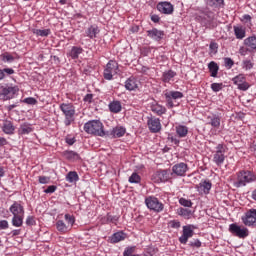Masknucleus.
<instances>
[{"mask_svg": "<svg viewBox=\"0 0 256 256\" xmlns=\"http://www.w3.org/2000/svg\"><path fill=\"white\" fill-rule=\"evenodd\" d=\"M81 53H83V48L73 46L69 53V56L71 57V59H79V55H81Z\"/></svg>", "mask_w": 256, "mask_h": 256, "instance_id": "26", "label": "nucleus"}, {"mask_svg": "<svg viewBox=\"0 0 256 256\" xmlns=\"http://www.w3.org/2000/svg\"><path fill=\"white\" fill-rule=\"evenodd\" d=\"M147 125L151 133H159L161 131V120L159 118H148Z\"/></svg>", "mask_w": 256, "mask_h": 256, "instance_id": "13", "label": "nucleus"}, {"mask_svg": "<svg viewBox=\"0 0 256 256\" xmlns=\"http://www.w3.org/2000/svg\"><path fill=\"white\" fill-rule=\"evenodd\" d=\"M2 131L6 135H13V133H15V126L13 125V122L9 120L4 121Z\"/></svg>", "mask_w": 256, "mask_h": 256, "instance_id": "18", "label": "nucleus"}, {"mask_svg": "<svg viewBox=\"0 0 256 256\" xmlns=\"http://www.w3.org/2000/svg\"><path fill=\"white\" fill-rule=\"evenodd\" d=\"M244 45L250 53H256V37L250 36L244 40Z\"/></svg>", "mask_w": 256, "mask_h": 256, "instance_id": "17", "label": "nucleus"}, {"mask_svg": "<svg viewBox=\"0 0 256 256\" xmlns=\"http://www.w3.org/2000/svg\"><path fill=\"white\" fill-rule=\"evenodd\" d=\"M23 103H26L27 105H37V99L28 97L23 100Z\"/></svg>", "mask_w": 256, "mask_h": 256, "instance_id": "50", "label": "nucleus"}, {"mask_svg": "<svg viewBox=\"0 0 256 256\" xmlns=\"http://www.w3.org/2000/svg\"><path fill=\"white\" fill-rule=\"evenodd\" d=\"M188 169L187 164L183 162L175 164L172 167L171 176L173 177V175H176L177 177H185V173H187Z\"/></svg>", "mask_w": 256, "mask_h": 256, "instance_id": "11", "label": "nucleus"}, {"mask_svg": "<svg viewBox=\"0 0 256 256\" xmlns=\"http://www.w3.org/2000/svg\"><path fill=\"white\" fill-rule=\"evenodd\" d=\"M26 225H35V218H33L32 216H28L26 219Z\"/></svg>", "mask_w": 256, "mask_h": 256, "instance_id": "59", "label": "nucleus"}, {"mask_svg": "<svg viewBox=\"0 0 256 256\" xmlns=\"http://www.w3.org/2000/svg\"><path fill=\"white\" fill-rule=\"evenodd\" d=\"M171 173V170H160L157 172V177L162 183H165V181H169L173 177Z\"/></svg>", "mask_w": 256, "mask_h": 256, "instance_id": "20", "label": "nucleus"}, {"mask_svg": "<svg viewBox=\"0 0 256 256\" xmlns=\"http://www.w3.org/2000/svg\"><path fill=\"white\" fill-rule=\"evenodd\" d=\"M232 81H233L234 85H237V86L241 85L245 81V74L237 75L236 77H234L232 79Z\"/></svg>", "mask_w": 256, "mask_h": 256, "instance_id": "43", "label": "nucleus"}, {"mask_svg": "<svg viewBox=\"0 0 256 256\" xmlns=\"http://www.w3.org/2000/svg\"><path fill=\"white\" fill-rule=\"evenodd\" d=\"M242 222L246 227H256V209H250L242 217Z\"/></svg>", "mask_w": 256, "mask_h": 256, "instance_id": "8", "label": "nucleus"}, {"mask_svg": "<svg viewBox=\"0 0 256 256\" xmlns=\"http://www.w3.org/2000/svg\"><path fill=\"white\" fill-rule=\"evenodd\" d=\"M84 101H85V103H91V101H93V94H87L84 97Z\"/></svg>", "mask_w": 256, "mask_h": 256, "instance_id": "60", "label": "nucleus"}, {"mask_svg": "<svg viewBox=\"0 0 256 256\" xmlns=\"http://www.w3.org/2000/svg\"><path fill=\"white\" fill-rule=\"evenodd\" d=\"M32 32L34 33V35H37L38 37H49V35H51L50 29H33Z\"/></svg>", "mask_w": 256, "mask_h": 256, "instance_id": "33", "label": "nucleus"}, {"mask_svg": "<svg viewBox=\"0 0 256 256\" xmlns=\"http://www.w3.org/2000/svg\"><path fill=\"white\" fill-rule=\"evenodd\" d=\"M56 229L60 233H67V231H69L70 228H69V226H67V224H65V222L63 220H58L56 222Z\"/></svg>", "mask_w": 256, "mask_h": 256, "instance_id": "31", "label": "nucleus"}, {"mask_svg": "<svg viewBox=\"0 0 256 256\" xmlns=\"http://www.w3.org/2000/svg\"><path fill=\"white\" fill-rule=\"evenodd\" d=\"M179 203L183 207H193V202H191V200H187L185 198H180Z\"/></svg>", "mask_w": 256, "mask_h": 256, "instance_id": "46", "label": "nucleus"}, {"mask_svg": "<svg viewBox=\"0 0 256 256\" xmlns=\"http://www.w3.org/2000/svg\"><path fill=\"white\" fill-rule=\"evenodd\" d=\"M176 133L178 137H181V138L187 137V133H189V128L183 125L176 126Z\"/></svg>", "mask_w": 256, "mask_h": 256, "instance_id": "29", "label": "nucleus"}, {"mask_svg": "<svg viewBox=\"0 0 256 256\" xmlns=\"http://www.w3.org/2000/svg\"><path fill=\"white\" fill-rule=\"evenodd\" d=\"M124 239H125V233L116 232L111 236L110 241L111 243H119L120 241H124Z\"/></svg>", "mask_w": 256, "mask_h": 256, "instance_id": "28", "label": "nucleus"}, {"mask_svg": "<svg viewBox=\"0 0 256 256\" xmlns=\"http://www.w3.org/2000/svg\"><path fill=\"white\" fill-rule=\"evenodd\" d=\"M238 89L240 91H247V89H249V83L244 80L241 84L238 85Z\"/></svg>", "mask_w": 256, "mask_h": 256, "instance_id": "53", "label": "nucleus"}, {"mask_svg": "<svg viewBox=\"0 0 256 256\" xmlns=\"http://www.w3.org/2000/svg\"><path fill=\"white\" fill-rule=\"evenodd\" d=\"M215 2L218 3L219 5L223 4V0H208L207 3L208 5H215Z\"/></svg>", "mask_w": 256, "mask_h": 256, "instance_id": "61", "label": "nucleus"}, {"mask_svg": "<svg viewBox=\"0 0 256 256\" xmlns=\"http://www.w3.org/2000/svg\"><path fill=\"white\" fill-rule=\"evenodd\" d=\"M175 75H177V73L173 72V70L164 72L163 76H162V81H164V83H169V81H171V79H173V77H175Z\"/></svg>", "mask_w": 256, "mask_h": 256, "instance_id": "35", "label": "nucleus"}, {"mask_svg": "<svg viewBox=\"0 0 256 256\" xmlns=\"http://www.w3.org/2000/svg\"><path fill=\"white\" fill-rule=\"evenodd\" d=\"M157 253V249L153 247H149L144 252V256H155Z\"/></svg>", "mask_w": 256, "mask_h": 256, "instance_id": "48", "label": "nucleus"}, {"mask_svg": "<svg viewBox=\"0 0 256 256\" xmlns=\"http://www.w3.org/2000/svg\"><path fill=\"white\" fill-rule=\"evenodd\" d=\"M109 109L111 111V113H120L122 106H121V102L119 101H113L109 104Z\"/></svg>", "mask_w": 256, "mask_h": 256, "instance_id": "32", "label": "nucleus"}, {"mask_svg": "<svg viewBox=\"0 0 256 256\" xmlns=\"http://www.w3.org/2000/svg\"><path fill=\"white\" fill-rule=\"evenodd\" d=\"M157 9L160 13H164V15H171V13H173V6L170 2L158 3Z\"/></svg>", "mask_w": 256, "mask_h": 256, "instance_id": "14", "label": "nucleus"}, {"mask_svg": "<svg viewBox=\"0 0 256 256\" xmlns=\"http://www.w3.org/2000/svg\"><path fill=\"white\" fill-rule=\"evenodd\" d=\"M145 203L148 209L156 211V213H161L164 209L163 203H161L156 197L146 198Z\"/></svg>", "mask_w": 256, "mask_h": 256, "instance_id": "7", "label": "nucleus"}, {"mask_svg": "<svg viewBox=\"0 0 256 256\" xmlns=\"http://www.w3.org/2000/svg\"><path fill=\"white\" fill-rule=\"evenodd\" d=\"M193 229H197V227L193 225H188L183 227V234L179 238L180 243H182L183 245L187 244V241H189V239H191V237L195 235V232L193 231Z\"/></svg>", "mask_w": 256, "mask_h": 256, "instance_id": "10", "label": "nucleus"}, {"mask_svg": "<svg viewBox=\"0 0 256 256\" xmlns=\"http://www.w3.org/2000/svg\"><path fill=\"white\" fill-rule=\"evenodd\" d=\"M117 69H119V64L113 60H110L106 65V70L112 72L113 74L117 73Z\"/></svg>", "mask_w": 256, "mask_h": 256, "instance_id": "34", "label": "nucleus"}, {"mask_svg": "<svg viewBox=\"0 0 256 256\" xmlns=\"http://www.w3.org/2000/svg\"><path fill=\"white\" fill-rule=\"evenodd\" d=\"M226 148L223 144H218L216 147V153L214 154L213 161L216 165H223L225 161Z\"/></svg>", "mask_w": 256, "mask_h": 256, "instance_id": "9", "label": "nucleus"}, {"mask_svg": "<svg viewBox=\"0 0 256 256\" xmlns=\"http://www.w3.org/2000/svg\"><path fill=\"white\" fill-rule=\"evenodd\" d=\"M57 191V186L51 185L48 186L46 190H44V193H55Z\"/></svg>", "mask_w": 256, "mask_h": 256, "instance_id": "57", "label": "nucleus"}, {"mask_svg": "<svg viewBox=\"0 0 256 256\" xmlns=\"http://www.w3.org/2000/svg\"><path fill=\"white\" fill-rule=\"evenodd\" d=\"M49 181H51V179L49 177L39 176V183H41L42 185H47V183H49Z\"/></svg>", "mask_w": 256, "mask_h": 256, "instance_id": "54", "label": "nucleus"}, {"mask_svg": "<svg viewBox=\"0 0 256 256\" xmlns=\"http://www.w3.org/2000/svg\"><path fill=\"white\" fill-rule=\"evenodd\" d=\"M107 221H108L109 223H115V221H117V217H116V216L108 215V216H107Z\"/></svg>", "mask_w": 256, "mask_h": 256, "instance_id": "62", "label": "nucleus"}, {"mask_svg": "<svg viewBox=\"0 0 256 256\" xmlns=\"http://www.w3.org/2000/svg\"><path fill=\"white\" fill-rule=\"evenodd\" d=\"M256 181V176L251 171H240L238 173V181L235 183L236 187H245L247 183Z\"/></svg>", "mask_w": 256, "mask_h": 256, "instance_id": "3", "label": "nucleus"}, {"mask_svg": "<svg viewBox=\"0 0 256 256\" xmlns=\"http://www.w3.org/2000/svg\"><path fill=\"white\" fill-rule=\"evenodd\" d=\"M9 229V222L7 220L0 221V230Z\"/></svg>", "mask_w": 256, "mask_h": 256, "instance_id": "58", "label": "nucleus"}, {"mask_svg": "<svg viewBox=\"0 0 256 256\" xmlns=\"http://www.w3.org/2000/svg\"><path fill=\"white\" fill-rule=\"evenodd\" d=\"M166 99V105L169 109H173V107H177L179 102L178 99H183V92L180 91H169L164 94Z\"/></svg>", "mask_w": 256, "mask_h": 256, "instance_id": "4", "label": "nucleus"}, {"mask_svg": "<svg viewBox=\"0 0 256 256\" xmlns=\"http://www.w3.org/2000/svg\"><path fill=\"white\" fill-rule=\"evenodd\" d=\"M127 133V130L123 126H116L110 132H106V137H111L112 139H119Z\"/></svg>", "mask_w": 256, "mask_h": 256, "instance_id": "12", "label": "nucleus"}, {"mask_svg": "<svg viewBox=\"0 0 256 256\" xmlns=\"http://www.w3.org/2000/svg\"><path fill=\"white\" fill-rule=\"evenodd\" d=\"M209 124L215 129H219V127H221V118L219 116H214L210 119Z\"/></svg>", "mask_w": 256, "mask_h": 256, "instance_id": "41", "label": "nucleus"}, {"mask_svg": "<svg viewBox=\"0 0 256 256\" xmlns=\"http://www.w3.org/2000/svg\"><path fill=\"white\" fill-rule=\"evenodd\" d=\"M113 72L107 70V68H105L104 70V79H106L107 81H111V79H113Z\"/></svg>", "mask_w": 256, "mask_h": 256, "instance_id": "51", "label": "nucleus"}, {"mask_svg": "<svg viewBox=\"0 0 256 256\" xmlns=\"http://www.w3.org/2000/svg\"><path fill=\"white\" fill-rule=\"evenodd\" d=\"M170 227H172V229H179V227H181V222L173 220L170 222Z\"/></svg>", "mask_w": 256, "mask_h": 256, "instance_id": "56", "label": "nucleus"}, {"mask_svg": "<svg viewBox=\"0 0 256 256\" xmlns=\"http://www.w3.org/2000/svg\"><path fill=\"white\" fill-rule=\"evenodd\" d=\"M84 131L90 135H97L98 137H105L106 133L103 130V123L99 120H92L84 125Z\"/></svg>", "mask_w": 256, "mask_h": 256, "instance_id": "1", "label": "nucleus"}, {"mask_svg": "<svg viewBox=\"0 0 256 256\" xmlns=\"http://www.w3.org/2000/svg\"><path fill=\"white\" fill-rule=\"evenodd\" d=\"M99 35V27L97 25H92L86 30V37L89 39H95Z\"/></svg>", "mask_w": 256, "mask_h": 256, "instance_id": "21", "label": "nucleus"}, {"mask_svg": "<svg viewBox=\"0 0 256 256\" xmlns=\"http://www.w3.org/2000/svg\"><path fill=\"white\" fill-rule=\"evenodd\" d=\"M60 110L65 116L64 123L66 127H69V125L75 121V106L71 103H62L60 104Z\"/></svg>", "mask_w": 256, "mask_h": 256, "instance_id": "2", "label": "nucleus"}, {"mask_svg": "<svg viewBox=\"0 0 256 256\" xmlns=\"http://www.w3.org/2000/svg\"><path fill=\"white\" fill-rule=\"evenodd\" d=\"M177 213L184 219H191V217H193V211L188 208H179Z\"/></svg>", "mask_w": 256, "mask_h": 256, "instance_id": "24", "label": "nucleus"}, {"mask_svg": "<svg viewBox=\"0 0 256 256\" xmlns=\"http://www.w3.org/2000/svg\"><path fill=\"white\" fill-rule=\"evenodd\" d=\"M140 181H141V176H139V174L137 173H133L129 177V183H140Z\"/></svg>", "mask_w": 256, "mask_h": 256, "instance_id": "45", "label": "nucleus"}, {"mask_svg": "<svg viewBox=\"0 0 256 256\" xmlns=\"http://www.w3.org/2000/svg\"><path fill=\"white\" fill-rule=\"evenodd\" d=\"M25 215H20V216H13L12 218V225L14 227H21L23 225V217Z\"/></svg>", "mask_w": 256, "mask_h": 256, "instance_id": "38", "label": "nucleus"}, {"mask_svg": "<svg viewBox=\"0 0 256 256\" xmlns=\"http://www.w3.org/2000/svg\"><path fill=\"white\" fill-rule=\"evenodd\" d=\"M147 35L154 41H161L165 33L161 30H158L157 28H153L152 30L147 31Z\"/></svg>", "mask_w": 256, "mask_h": 256, "instance_id": "15", "label": "nucleus"}, {"mask_svg": "<svg viewBox=\"0 0 256 256\" xmlns=\"http://www.w3.org/2000/svg\"><path fill=\"white\" fill-rule=\"evenodd\" d=\"M224 63H225V67H227V69H231L235 65V62L233 61V59H231L229 57L224 58Z\"/></svg>", "mask_w": 256, "mask_h": 256, "instance_id": "49", "label": "nucleus"}, {"mask_svg": "<svg viewBox=\"0 0 256 256\" xmlns=\"http://www.w3.org/2000/svg\"><path fill=\"white\" fill-rule=\"evenodd\" d=\"M13 73H15V70H13V68L0 69V81H3V79H5V75H13Z\"/></svg>", "mask_w": 256, "mask_h": 256, "instance_id": "39", "label": "nucleus"}, {"mask_svg": "<svg viewBox=\"0 0 256 256\" xmlns=\"http://www.w3.org/2000/svg\"><path fill=\"white\" fill-rule=\"evenodd\" d=\"M151 111L156 113V115H165L167 113V108L159 104H153L151 106Z\"/></svg>", "mask_w": 256, "mask_h": 256, "instance_id": "22", "label": "nucleus"}, {"mask_svg": "<svg viewBox=\"0 0 256 256\" xmlns=\"http://www.w3.org/2000/svg\"><path fill=\"white\" fill-rule=\"evenodd\" d=\"M151 21H153V23H159L160 18L157 15H152L151 16Z\"/></svg>", "mask_w": 256, "mask_h": 256, "instance_id": "64", "label": "nucleus"}, {"mask_svg": "<svg viewBox=\"0 0 256 256\" xmlns=\"http://www.w3.org/2000/svg\"><path fill=\"white\" fill-rule=\"evenodd\" d=\"M135 253V246H129L127 248H125L124 252H123V256H134L137 254H133Z\"/></svg>", "mask_w": 256, "mask_h": 256, "instance_id": "44", "label": "nucleus"}, {"mask_svg": "<svg viewBox=\"0 0 256 256\" xmlns=\"http://www.w3.org/2000/svg\"><path fill=\"white\" fill-rule=\"evenodd\" d=\"M209 72L211 73V77H217V73H219V65L216 62H210L208 64Z\"/></svg>", "mask_w": 256, "mask_h": 256, "instance_id": "27", "label": "nucleus"}, {"mask_svg": "<svg viewBox=\"0 0 256 256\" xmlns=\"http://www.w3.org/2000/svg\"><path fill=\"white\" fill-rule=\"evenodd\" d=\"M138 84L135 78H129L128 80H126L125 82V88L128 91H135V89H137Z\"/></svg>", "mask_w": 256, "mask_h": 256, "instance_id": "23", "label": "nucleus"}, {"mask_svg": "<svg viewBox=\"0 0 256 256\" xmlns=\"http://www.w3.org/2000/svg\"><path fill=\"white\" fill-rule=\"evenodd\" d=\"M243 69L246 71H249L250 69H253V63L250 60H246L243 62Z\"/></svg>", "mask_w": 256, "mask_h": 256, "instance_id": "52", "label": "nucleus"}, {"mask_svg": "<svg viewBox=\"0 0 256 256\" xmlns=\"http://www.w3.org/2000/svg\"><path fill=\"white\" fill-rule=\"evenodd\" d=\"M211 89L215 93H218V91H221V89H223V83H212L211 84Z\"/></svg>", "mask_w": 256, "mask_h": 256, "instance_id": "47", "label": "nucleus"}, {"mask_svg": "<svg viewBox=\"0 0 256 256\" xmlns=\"http://www.w3.org/2000/svg\"><path fill=\"white\" fill-rule=\"evenodd\" d=\"M245 28L242 26H234V35L236 39H245Z\"/></svg>", "mask_w": 256, "mask_h": 256, "instance_id": "25", "label": "nucleus"}, {"mask_svg": "<svg viewBox=\"0 0 256 256\" xmlns=\"http://www.w3.org/2000/svg\"><path fill=\"white\" fill-rule=\"evenodd\" d=\"M64 219L67 223L66 226L71 229L73 227V225L75 224V217H73L70 214H65Z\"/></svg>", "mask_w": 256, "mask_h": 256, "instance_id": "42", "label": "nucleus"}, {"mask_svg": "<svg viewBox=\"0 0 256 256\" xmlns=\"http://www.w3.org/2000/svg\"><path fill=\"white\" fill-rule=\"evenodd\" d=\"M19 91V88L9 86L0 88V100L1 101H9V99H13L15 97V93Z\"/></svg>", "mask_w": 256, "mask_h": 256, "instance_id": "6", "label": "nucleus"}, {"mask_svg": "<svg viewBox=\"0 0 256 256\" xmlns=\"http://www.w3.org/2000/svg\"><path fill=\"white\" fill-rule=\"evenodd\" d=\"M190 247H197V249H199V247H201V241L199 239L193 240L189 243Z\"/></svg>", "mask_w": 256, "mask_h": 256, "instance_id": "55", "label": "nucleus"}, {"mask_svg": "<svg viewBox=\"0 0 256 256\" xmlns=\"http://www.w3.org/2000/svg\"><path fill=\"white\" fill-rule=\"evenodd\" d=\"M247 51H249V48H245V47H241L240 49H239V53H240V55H247Z\"/></svg>", "mask_w": 256, "mask_h": 256, "instance_id": "63", "label": "nucleus"}, {"mask_svg": "<svg viewBox=\"0 0 256 256\" xmlns=\"http://www.w3.org/2000/svg\"><path fill=\"white\" fill-rule=\"evenodd\" d=\"M33 131L30 124H22L18 129L19 135H29Z\"/></svg>", "mask_w": 256, "mask_h": 256, "instance_id": "30", "label": "nucleus"}, {"mask_svg": "<svg viewBox=\"0 0 256 256\" xmlns=\"http://www.w3.org/2000/svg\"><path fill=\"white\" fill-rule=\"evenodd\" d=\"M66 181L69 183H75V181H79V175L77 172H69L66 176Z\"/></svg>", "mask_w": 256, "mask_h": 256, "instance_id": "40", "label": "nucleus"}, {"mask_svg": "<svg viewBox=\"0 0 256 256\" xmlns=\"http://www.w3.org/2000/svg\"><path fill=\"white\" fill-rule=\"evenodd\" d=\"M10 213H12L13 216H21L25 215V210L21 204L14 202L13 205L10 206Z\"/></svg>", "mask_w": 256, "mask_h": 256, "instance_id": "16", "label": "nucleus"}, {"mask_svg": "<svg viewBox=\"0 0 256 256\" xmlns=\"http://www.w3.org/2000/svg\"><path fill=\"white\" fill-rule=\"evenodd\" d=\"M212 184L209 181H203L200 182L197 186V189L199 193H204L205 195L209 194V191H211Z\"/></svg>", "mask_w": 256, "mask_h": 256, "instance_id": "19", "label": "nucleus"}, {"mask_svg": "<svg viewBox=\"0 0 256 256\" xmlns=\"http://www.w3.org/2000/svg\"><path fill=\"white\" fill-rule=\"evenodd\" d=\"M0 59L1 61H4V63H13L15 61V57H13V55L9 54L8 52L0 55Z\"/></svg>", "mask_w": 256, "mask_h": 256, "instance_id": "37", "label": "nucleus"}, {"mask_svg": "<svg viewBox=\"0 0 256 256\" xmlns=\"http://www.w3.org/2000/svg\"><path fill=\"white\" fill-rule=\"evenodd\" d=\"M229 231L232 233V235H235V237H239V239H245L246 237H249V229L244 226L241 227L236 223L229 225Z\"/></svg>", "mask_w": 256, "mask_h": 256, "instance_id": "5", "label": "nucleus"}, {"mask_svg": "<svg viewBox=\"0 0 256 256\" xmlns=\"http://www.w3.org/2000/svg\"><path fill=\"white\" fill-rule=\"evenodd\" d=\"M64 156L66 159H69L70 161H77L80 159L79 154L74 151H67L64 153Z\"/></svg>", "mask_w": 256, "mask_h": 256, "instance_id": "36", "label": "nucleus"}]
</instances>
